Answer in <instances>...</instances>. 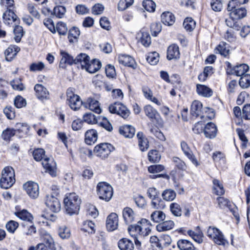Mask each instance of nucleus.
Wrapping results in <instances>:
<instances>
[{
	"mask_svg": "<svg viewBox=\"0 0 250 250\" xmlns=\"http://www.w3.org/2000/svg\"><path fill=\"white\" fill-rule=\"evenodd\" d=\"M81 199L75 193L67 194L63 200L65 212L70 215L79 213L81 204Z\"/></svg>",
	"mask_w": 250,
	"mask_h": 250,
	"instance_id": "nucleus-1",
	"label": "nucleus"
},
{
	"mask_svg": "<svg viewBox=\"0 0 250 250\" xmlns=\"http://www.w3.org/2000/svg\"><path fill=\"white\" fill-rule=\"evenodd\" d=\"M149 221L146 219H142L137 222V224L131 225L128 227V231L132 236H135L136 233L141 236H146L150 231L148 227Z\"/></svg>",
	"mask_w": 250,
	"mask_h": 250,
	"instance_id": "nucleus-2",
	"label": "nucleus"
},
{
	"mask_svg": "<svg viewBox=\"0 0 250 250\" xmlns=\"http://www.w3.org/2000/svg\"><path fill=\"white\" fill-rule=\"evenodd\" d=\"M14 169L11 167H5L2 171L0 186L3 188L11 187L15 182Z\"/></svg>",
	"mask_w": 250,
	"mask_h": 250,
	"instance_id": "nucleus-3",
	"label": "nucleus"
},
{
	"mask_svg": "<svg viewBox=\"0 0 250 250\" xmlns=\"http://www.w3.org/2000/svg\"><path fill=\"white\" fill-rule=\"evenodd\" d=\"M98 195L101 199L109 201L113 196L112 187L105 182H100L97 186Z\"/></svg>",
	"mask_w": 250,
	"mask_h": 250,
	"instance_id": "nucleus-4",
	"label": "nucleus"
},
{
	"mask_svg": "<svg viewBox=\"0 0 250 250\" xmlns=\"http://www.w3.org/2000/svg\"><path fill=\"white\" fill-rule=\"evenodd\" d=\"M59 194L58 189L50 194L46 196L45 205L54 212H58L61 210V203L57 196Z\"/></svg>",
	"mask_w": 250,
	"mask_h": 250,
	"instance_id": "nucleus-5",
	"label": "nucleus"
},
{
	"mask_svg": "<svg viewBox=\"0 0 250 250\" xmlns=\"http://www.w3.org/2000/svg\"><path fill=\"white\" fill-rule=\"evenodd\" d=\"M207 236L219 245L224 246L227 243L222 232L214 227H209L207 230Z\"/></svg>",
	"mask_w": 250,
	"mask_h": 250,
	"instance_id": "nucleus-6",
	"label": "nucleus"
},
{
	"mask_svg": "<svg viewBox=\"0 0 250 250\" xmlns=\"http://www.w3.org/2000/svg\"><path fill=\"white\" fill-rule=\"evenodd\" d=\"M114 150V147L108 143H101L97 145L94 149L93 152L97 156L102 159H105Z\"/></svg>",
	"mask_w": 250,
	"mask_h": 250,
	"instance_id": "nucleus-7",
	"label": "nucleus"
},
{
	"mask_svg": "<svg viewBox=\"0 0 250 250\" xmlns=\"http://www.w3.org/2000/svg\"><path fill=\"white\" fill-rule=\"evenodd\" d=\"M67 100L70 108L74 110H77L83 104L80 97L75 94L71 89H68L66 92Z\"/></svg>",
	"mask_w": 250,
	"mask_h": 250,
	"instance_id": "nucleus-8",
	"label": "nucleus"
},
{
	"mask_svg": "<svg viewBox=\"0 0 250 250\" xmlns=\"http://www.w3.org/2000/svg\"><path fill=\"white\" fill-rule=\"evenodd\" d=\"M19 227V232L21 234L32 235L36 233V228L33 221L19 223L17 222V229Z\"/></svg>",
	"mask_w": 250,
	"mask_h": 250,
	"instance_id": "nucleus-9",
	"label": "nucleus"
},
{
	"mask_svg": "<svg viewBox=\"0 0 250 250\" xmlns=\"http://www.w3.org/2000/svg\"><path fill=\"white\" fill-rule=\"evenodd\" d=\"M27 194L32 199H36L39 195V187L37 183L29 181L23 185Z\"/></svg>",
	"mask_w": 250,
	"mask_h": 250,
	"instance_id": "nucleus-10",
	"label": "nucleus"
},
{
	"mask_svg": "<svg viewBox=\"0 0 250 250\" xmlns=\"http://www.w3.org/2000/svg\"><path fill=\"white\" fill-rule=\"evenodd\" d=\"M42 165L46 172H48L52 177L57 175L56 163L53 158H45L42 162Z\"/></svg>",
	"mask_w": 250,
	"mask_h": 250,
	"instance_id": "nucleus-11",
	"label": "nucleus"
},
{
	"mask_svg": "<svg viewBox=\"0 0 250 250\" xmlns=\"http://www.w3.org/2000/svg\"><path fill=\"white\" fill-rule=\"evenodd\" d=\"M15 11V8L7 9L3 14V19L5 24L9 25H13V33L16 34V24L14 23L16 21Z\"/></svg>",
	"mask_w": 250,
	"mask_h": 250,
	"instance_id": "nucleus-12",
	"label": "nucleus"
},
{
	"mask_svg": "<svg viewBox=\"0 0 250 250\" xmlns=\"http://www.w3.org/2000/svg\"><path fill=\"white\" fill-rule=\"evenodd\" d=\"M36 250H56L55 244L53 238L49 235H46L43 243L39 244Z\"/></svg>",
	"mask_w": 250,
	"mask_h": 250,
	"instance_id": "nucleus-13",
	"label": "nucleus"
},
{
	"mask_svg": "<svg viewBox=\"0 0 250 250\" xmlns=\"http://www.w3.org/2000/svg\"><path fill=\"white\" fill-rule=\"evenodd\" d=\"M181 147L184 154L191 161L193 164L197 167L198 162L187 143L185 141L181 143Z\"/></svg>",
	"mask_w": 250,
	"mask_h": 250,
	"instance_id": "nucleus-14",
	"label": "nucleus"
},
{
	"mask_svg": "<svg viewBox=\"0 0 250 250\" xmlns=\"http://www.w3.org/2000/svg\"><path fill=\"white\" fill-rule=\"evenodd\" d=\"M118 225V215L115 213H111L108 216L106 221V226L109 231H113Z\"/></svg>",
	"mask_w": 250,
	"mask_h": 250,
	"instance_id": "nucleus-15",
	"label": "nucleus"
},
{
	"mask_svg": "<svg viewBox=\"0 0 250 250\" xmlns=\"http://www.w3.org/2000/svg\"><path fill=\"white\" fill-rule=\"evenodd\" d=\"M60 53L62 59L60 62V67L64 69L66 67L67 64L72 65L75 64V59L67 52L61 50Z\"/></svg>",
	"mask_w": 250,
	"mask_h": 250,
	"instance_id": "nucleus-16",
	"label": "nucleus"
},
{
	"mask_svg": "<svg viewBox=\"0 0 250 250\" xmlns=\"http://www.w3.org/2000/svg\"><path fill=\"white\" fill-rule=\"evenodd\" d=\"M83 105L85 108H88L95 113H100L101 112L99 102L94 99L88 98L86 102H83Z\"/></svg>",
	"mask_w": 250,
	"mask_h": 250,
	"instance_id": "nucleus-17",
	"label": "nucleus"
},
{
	"mask_svg": "<svg viewBox=\"0 0 250 250\" xmlns=\"http://www.w3.org/2000/svg\"><path fill=\"white\" fill-rule=\"evenodd\" d=\"M101 62L97 59L89 61L84 69L90 73H94L98 71L101 67Z\"/></svg>",
	"mask_w": 250,
	"mask_h": 250,
	"instance_id": "nucleus-18",
	"label": "nucleus"
},
{
	"mask_svg": "<svg viewBox=\"0 0 250 250\" xmlns=\"http://www.w3.org/2000/svg\"><path fill=\"white\" fill-rule=\"evenodd\" d=\"M203 131L207 138L212 139L216 135L217 128L214 124L210 122L204 127Z\"/></svg>",
	"mask_w": 250,
	"mask_h": 250,
	"instance_id": "nucleus-19",
	"label": "nucleus"
},
{
	"mask_svg": "<svg viewBox=\"0 0 250 250\" xmlns=\"http://www.w3.org/2000/svg\"><path fill=\"white\" fill-rule=\"evenodd\" d=\"M138 141V146L142 151L147 150L149 147V143L147 139L145 137L142 132H139L137 134Z\"/></svg>",
	"mask_w": 250,
	"mask_h": 250,
	"instance_id": "nucleus-20",
	"label": "nucleus"
},
{
	"mask_svg": "<svg viewBox=\"0 0 250 250\" xmlns=\"http://www.w3.org/2000/svg\"><path fill=\"white\" fill-rule=\"evenodd\" d=\"M249 66L246 64H241L233 67V69L230 70L229 74H233L237 76H241L246 74L249 70Z\"/></svg>",
	"mask_w": 250,
	"mask_h": 250,
	"instance_id": "nucleus-21",
	"label": "nucleus"
},
{
	"mask_svg": "<svg viewBox=\"0 0 250 250\" xmlns=\"http://www.w3.org/2000/svg\"><path fill=\"white\" fill-rule=\"evenodd\" d=\"M98 133L95 129H90L85 133V142L86 144L91 145L97 140Z\"/></svg>",
	"mask_w": 250,
	"mask_h": 250,
	"instance_id": "nucleus-22",
	"label": "nucleus"
},
{
	"mask_svg": "<svg viewBox=\"0 0 250 250\" xmlns=\"http://www.w3.org/2000/svg\"><path fill=\"white\" fill-rule=\"evenodd\" d=\"M119 132L125 138H131L135 134V129L132 125H125L120 128Z\"/></svg>",
	"mask_w": 250,
	"mask_h": 250,
	"instance_id": "nucleus-23",
	"label": "nucleus"
},
{
	"mask_svg": "<svg viewBox=\"0 0 250 250\" xmlns=\"http://www.w3.org/2000/svg\"><path fill=\"white\" fill-rule=\"evenodd\" d=\"M34 90L36 92V95L38 99L42 100L47 98L49 94L48 91L42 84H36L34 86Z\"/></svg>",
	"mask_w": 250,
	"mask_h": 250,
	"instance_id": "nucleus-24",
	"label": "nucleus"
},
{
	"mask_svg": "<svg viewBox=\"0 0 250 250\" xmlns=\"http://www.w3.org/2000/svg\"><path fill=\"white\" fill-rule=\"evenodd\" d=\"M180 57L179 47L177 45H170L167 50V58L169 60L177 59Z\"/></svg>",
	"mask_w": 250,
	"mask_h": 250,
	"instance_id": "nucleus-25",
	"label": "nucleus"
},
{
	"mask_svg": "<svg viewBox=\"0 0 250 250\" xmlns=\"http://www.w3.org/2000/svg\"><path fill=\"white\" fill-rule=\"evenodd\" d=\"M17 217L23 222H27L28 221H33V216L26 209L20 210L17 208Z\"/></svg>",
	"mask_w": 250,
	"mask_h": 250,
	"instance_id": "nucleus-26",
	"label": "nucleus"
},
{
	"mask_svg": "<svg viewBox=\"0 0 250 250\" xmlns=\"http://www.w3.org/2000/svg\"><path fill=\"white\" fill-rule=\"evenodd\" d=\"M123 216L126 224L131 223L135 219V215L133 210L128 207H126L123 209Z\"/></svg>",
	"mask_w": 250,
	"mask_h": 250,
	"instance_id": "nucleus-27",
	"label": "nucleus"
},
{
	"mask_svg": "<svg viewBox=\"0 0 250 250\" xmlns=\"http://www.w3.org/2000/svg\"><path fill=\"white\" fill-rule=\"evenodd\" d=\"M188 234L198 243L200 244L203 242V234L199 226L196 228L195 231L188 230Z\"/></svg>",
	"mask_w": 250,
	"mask_h": 250,
	"instance_id": "nucleus-28",
	"label": "nucleus"
},
{
	"mask_svg": "<svg viewBox=\"0 0 250 250\" xmlns=\"http://www.w3.org/2000/svg\"><path fill=\"white\" fill-rule=\"evenodd\" d=\"M118 247L121 250H133L134 249L133 242L126 238H123L119 241Z\"/></svg>",
	"mask_w": 250,
	"mask_h": 250,
	"instance_id": "nucleus-29",
	"label": "nucleus"
},
{
	"mask_svg": "<svg viewBox=\"0 0 250 250\" xmlns=\"http://www.w3.org/2000/svg\"><path fill=\"white\" fill-rule=\"evenodd\" d=\"M247 10L244 7L237 8L230 12L229 15L235 20H240L246 16Z\"/></svg>",
	"mask_w": 250,
	"mask_h": 250,
	"instance_id": "nucleus-30",
	"label": "nucleus"
},
{
	"mask_svg": "<svg viewBox=\"0 0 250 250\" xmlns=\"http://www.w3.org/2000/svg\"><path fill=\"white\" fill-rule=\"evenodd\" d=\"M161 21L165 25H172L175 22L174 15L169 12H164L161 15Z\"/></svg>",
	"mask_w": 250,
	"mask_h": 250,
	"instance_id": "nucleus-31",
	"label": "nucleus"
},
{
	"mask_svg": "<svg viewBox=\"0 0 250 250\" xmlns=\"http://www.w3.org/2000/svg\"><path fill=\"white\" fill-rule=\"evenodd\" d=\"M196 90L199 95L204 97H209L212 95V91L211 89L205 85L197 84Z\"/></svg>",
	"mask_w": 250,
	"mask_h": 250,
	"instance_id": "nucleus-32",
	"label": "nucleus"
},
{
	"mask_svg": "<svg viewBox=\"0 0 250 250\" xmlns=\"http://www.w3.org/2000/svg\"><path fill=\"white\" fill-rule=\"evenodd\" d=\"M144 110L146 115L148 117L151 121L156 119L157 116L158 115L157 111L154 109L150 105H146L144 108Z\"/></svg>",
	"mask_w": 250,
	"mask_h": 250,
	"instance_id": "nucleus-33",
	"label": "nucleus"
},
{
	"mask_svg": "<svg viewBox=\"0 0 250 250\" xmlns=\"http://www.w3.org/2000/svg\"><path fill=\"white\" fill-rule=\"evenodd\" d=\"M216 53H219L221 55L227 57L229 54V45L226 42H221L215 49Z\"/></svg>",
	"mask_w": 250,
	"mask_h": 250,
	"instance_id": "nucleus-34",
	"label": "nucleus"
},
{
	"mask_svg": "<svg viewBox=\"0 0 250 250\" xmlns=\"http://www.w3.org/2000/svg\"><path fill=\"white\" fill-rule=\"evenodd\" d=\"M202 108V103L198 101H194L191 106L190 111L191 115L195 117H197L200 116L201 113Z\"/></svg>",
	"mask_w": 250,
	"mask_h": 250,
	"instance_id": "nucleus-35",
	"label": "nucleus"
},
{
	"mask_svg": "<svg viewBox=\"0 0 250 250\" xmlns=\"http://www.w3.org/2000/svg\"><path fill=\"white\" fill-rule=\"evenodd\" d=\"M119 62L125 66L133 67L134 63V60L130 56L121 55L118 57Z\"/></svg>",
	"mask_w": 250,
	"mask_h": 250,
	"instance_id": "nucleus-36",
	"label": "nucleus"
},
{
	"mask_svg": "<svg viewBox=\"0 0 250 250\" xmlns=\"http://www.w3.org/2000/svg\"><path fill=\"white\" fill-rule=\"evenodd\" d=\"M174 226V222L171 220H168L160 223L156 226V229L159 231H165L172 229Z\"/></svg>",
	"mask_w": 250,
	"mask_h": 250,
	"instance_id": "nucleus-37",
	"label": "nucleus"
},
{
	"mask_svg": "<svg viewBox=\"0 0 250 250\" xmlns=\"http://www.w3.org/2000/svg\"><path fill=\"white\" fill-rule=\"evenodd\" d=\"M177 246L180 250H194L195 248L189 241L181 239L177 242Z\"/></svg>",
	"mask_w": 250,
	"mask_h": 250,
	"instance_id": "nucleus-38",
	"label": "nucleus"
},
{
	"mask_svg": "<svg viewBox=\"0 0 250 250\" xmlns=\"http://www.w3.org/2000/svg\"><path fill=\"white\" fill-rule=\"evenodd\" d=\"M140 35V42L145 46H148L151 43V38L149 33L145 31V29H142L139 35Z\"/></svg>",
	"mask_w": 250,
	"mask_h": 250,
	"instance_id": "nucleus-39",
	"label": "nucleus"
},
{
	"mask_svg": "<svg viewBox=\"0 0 250 250\" xmlns=\"http://www.w3.org/2000/svg\"><path fill=\"white\" fill-rule=\"evenodd\" d=\"M151 219L154 222L161 223L166 218L165 213L161 210H155L153 211L150 216Z\"/></svg>",
	"mask_w": 250,
	"mask_h": 250,
	"instance_id": "nucleus-40",
	"label": "nucleus"
},
{
	"mask_svg": "<svg viewBox=\"0 0 250 250\" xmlns=\"http://www.w3.org/2000/svg\"><path fill=\"white\" fill-rule=\"evenodd\" d=\"M170 211L176 217H180L182 214V209L180 205L176 202L172 203L169 206Z\"/></svg>",
	"mask_w": 250,
	"mask_h": 250,
	"instance_id": "nucleus-41",
	"label": "nucleus"
},
{
	"mask_svg": "<svg viewBox=\"0 0 250 250\" xmlns=\"http://www.w3.org/2000/svg\"><path fill=\"white\" fill-rule=\"evenodd\" d=\"M89 61V57L85 54L81 53L75 59V64L80 63L82 68L84 69Z\"/></svg>",
	"mask_w": 250,
	"mask_h": 250,
	"instance_id": "nucleus-42",
	"label": "nucleus"
},
{
	"mask_svg": "<svg viewBox=\"0 0 250 250\" xmlns=\"http://www.w3.org/2000/svg\"><path fill=\"white\" fill-rule=\"evenodd\" d=\"M29 126L25 123H17V136L21 138L26 134L29 130Z\"/></svg>",
	"mask_w": 250,
	"mask_h": 250,
	"instance_id": "nucleus-43",
	"label": "nucleus"
},
{
	"mask_svg": "<svg viewBox=\"0 0 250 250\" xmlns=\"http://www.w3.org/2000/svg\"><path fill=\"white\" fill-rule=\"evenodd\" d=\"M162 196L163 199L167 201H172L175 199L176 194L174 190L169 188L163 191Z\"/></svg>",
	"mask_w": 250,
	"mask_h": 250,
	"instance_id": "nucleus-44",
	"label": "nucleus"
},
{
	"mask_svg": "<svg viewBox=\"0 0 250 250\" xmlns=\"http://www.w3.org/2000/svg\"><path fill=\"white\" fill-rule=\"evenodd\" d=\"M213 184V190L216 195H222L225 193V190L223 185L217 179H213L212 181Z\"/></svg>",
	"mask_w": 250,
	"mask_h": 250,
	"instance_id": "nucleus-45",
	"label": "nucleus"
},
{
	"mask_svg": "<svg viewBox=\"0 0 250 250\" xmlns=\"http://www.w3.org/2000/svg\"><path fill=\"white\" fill-rule=\"evenodd\" d=\"M5 60L11 62L16 55V47L13 45L10 46L4 52Z\"/></svg>",
	"mask_w": 250,
	"mask_h": 250,
	"instance_id": "nucleus-46",
	"label": "nucleus"
},
{
	"mask_svg": "<svg viewBox=\"0 0 250 250\" xmlns=\"http://www.w3.org/2000/svg\"><path fill=\"white\" fill-rule=\"evenodd\" d=\"M58 234L62 239H68L71 235L70 230L66 226H62L58 229Z\"/></svg>",
	"mask_w": 250,
	"mask_h": 250,
	"instance_id": "nucleus-47",
	"label": "nucleus"
},
{
	"mask_svg": "<svg viewBox=\"0 0 250 250\" xmlns=\"http://www.w3.org/2000/svg\"><path fill=\"white\" fill-rule=\"evenodd\" d=\"M80 34V31L79 29L76 27H73L71 29H70L69 33L68 38L69 39V41L70 42H74V39H77Z\"/></svg>",
	"mask_w": 250,
	"mask_h": 250,
	"instance_id": "nucleus-48",
	"label": "nucleus"
},
{
	"mask_svg": "<svg viewBox=\"0 0 250 250\" xmlns=\"http://www.w3.org/2000/svg\"><path fill=\"white\" fill-rule=\"evenodd\" d=\"M148 158L150 162L157 163L160 160L161 156L157 150H151L148 152Z\"/></svg>",
	"mask_w": 250,
	"mask_h": 250,
	"instance_id": "nucleus-49",
	"label": "nucleus"
},
{
	"mask_svg": "<svg viewBox=\"0 0 250 250\" xmlns=\"http://www.w3.org/2000/svg\"><path fill=\"white\" fill-rule=\"evenodd\" d=\"M83 121L88 124H94L97 123V119L93 113H86L83 115Z\"/></svg>",
	"mask_w": 250,
	"mask_h": 250,
	"instance_id": "nucleus-50",
	"label": "nucleus"
},
{
	"mask_svg": "<svg viewBox=\"0 0 250 250\" xmlns=\"http://www.w3.org/2000/svg\"><path fill=\"white\" fill-rule=\"evenodd\" d=\"M66 9L63 6H57L54 8L52 14L59 18H62L65 15Z\"/></svg>",
	"mask_w": 250,
	"mask_h": 250,
	"instance_id": "nucleus-51",
	"label": "nucleus"
},
{
	"mask_svg": "<svg viewBox=\"0 0 250 250\" xmlns=\"http://www.w3.org/2000/svg\"><path fill=\"white\" fill-rule=\"evenodd\" d=\"M196 23L191 18H187L183 22V26L187 31H192L195 27Z\"/></svg>",
	"mask_w": 250,
	"mask_h": 250,
	"instance_id": "nucleus-52",
	"label": "nucleus"
},
{
	"mask_svg": "<svg viewBox=\"0 0 250 250\" xmlns=\"http://www.w3.org/2000/svg\"><path fill=\"white\" fill-rule=\"evenodd\" d=\"M239 83L243 88H248L250 86V75L246 74L241 77Z\"/></svg>",
	"mask_w": 250,
	"mask_h": 250,
	"instance_id": "nucleus-53",
	"label": "nucleus"
},
{
	"mask_svg": "<svg viewBox=\"0 0 250 250\" xmlns=\"http://www.w3.org/2000/svg\"><path fill=\"white\" fill-rule=\"evenodd\" d=\"M159 54L156 52L149 53L146 58L147 62L152 65H155L159 62Z\"/></svg>",
	"mask_w": 250,
	"mask_h": 250,
	"instance_id": "nucleus-54",
	"label": "nucleus"
},
{
	"mask_svg": "<svg viewBox=\"0 0 250 250\" xmlns=\"http://www.w3.org/2000/svg\"><path fill=\"white\" fill-rule=\"evenodd\" d=\"M249 0H243V1H238V0H231L228 3L227 9L229 11L231 12L235 9H236L238 5L246 3Z\"/></svg>",
	"mask_w": 250,
	"mask_h": 250,
	"instance_id": "nucleus-55",
	"label": "nucleus"
},
{
	"mask_svg": "<svg viewBox=\"0 0 250 250\" xmlns=\"http://www.w3.org/2000/svg\"><path fill=\"white\" fill-rule=\"evenodd\" d=\"M151 205L154 209H160L164 208V202L160 197L152 199Z\"/></svg>",
	"mask_w": 250,
	"mask_h": 250,
	"instance_id": "nucleus-56",
	"label": "nucleus"
},
{
	"mask_svg": "<svg viewBox=\"0 0 250 250\" xmlns=\"http://www.w3.org/2000/svg\"><path fill=\"white\" fill-rule=\"evenodd\" d=\"M144 8L148 12H154L155 10L156 4L152 0H145L143 2Z\"/></svg>",
	"mask_w": 250,
	"mask_h": 250,
	"instance_id": "nucleus-57",
	"label": "nucleus"
},
{
	"mask_svg": "<svg viewBox=\"0 0 250 250\" xmlns=\"http://www.w3.org/2000/svg\"><path fill=\"white\" fill-rule=\"evenodd\" d=\"M172 161L173 162L175 166L178 169L182 170H185L186 169L187 166L186 163L178 157H173Z\"/></svg>",
	"mask_w": 250,
	"mask_h": 250,
	"instance_id": "nucleus-58",
	"label": "nucleus"
},
{
	"mask_svg": "<svg viewBox=\"0 0 250 250\" xmlns=\"http://www.w3.org/2000/svg\"><path fill=\"white\" fill-rule=\"evenodd\" d=\"M45 155V151L42 148L35 149L33 152L34 159L37 161L42 160Z\"/></svg>",
	"mask_w": 250,
	"mask_h": 250,
	"instance_id": "nucleus-59",
	"label": "nucleus"
},
{
	"mask_svg": "<svg viewBox=\"0 0 250 250\" xmlns=\"http://www.w3.org/2000/svg\"><path fill=\"white\" fill-rule=\"evenodd\" d=\"M16 133V130L12 128H7L4 130L2 134V138L6 141H9L12 137H13Z\"/></svg>",
	"mask_w": 250,
	"mask_h": 250,
	"instance_id": "nucleus-60",
	"label": "nucleus"
},
{
	"mask_svg": "<svg viewBox=\"0 0 250 250\" xmlns=\"http://www.w3.org/2000/svg\"><path fill=\"white\" fill-rule=\"evenodd\" d=\"M161 30L162 26L161 23L155 22L151 24L150 30L152 36L155 37L157 36V35L161 32Z\"/></svg>",
	"mask_w": 250,
	"mask_h": 250,
	"instance_id": "nucleus-61",
	"label": "nucleus"
},
{
	"mask_svg": "<svg viewBox=\"0 0 250 250\" xmlns=\"http://www.w3.org/2000/svg\"><path fill=\"white\" fill-rule=\"evenodd\" d=\"M171 243V237L168 235H164L160 238V249L168 246Z\"/></svg>",
	"mask_w": 250,
	"mask_h": 250,
	"instance_id": "nucleus-62",
	"label": "nucleus"
},
{
	"mask_svg": "<svg viewBox=\"0 0 250 250\" xmlns=\"http://www.w3.org/2000/svg\"><path fill=\"white\" fill-rule=\"evenodd\" d=\"M99 125L105 128L106 130L110 132L112 130L113 127L106 118L103 117L102 121L99 123Z\"/></svg>",
	"mask_w": 250,
	"mask_h": 250,
	"instance_id": "nucleus-63",
	"label": "nucleus"
},
{
	"mask_svg": "<svg viewBox=\"0 0 250 250\" xmlns=\"http://www.w3.org/2000/svg\"><path fill=\"white\" fill-rule=\"evenodd\" d=\"M56 29L60 35H64L67 32L66 25L62 22H59L57 23Z\"/></svg>",
	"mask_w": 250,
	"mask_h": 250,
	"instance_id": "nucleus-64",
	"label": "nucleus"
}]
</instances>
